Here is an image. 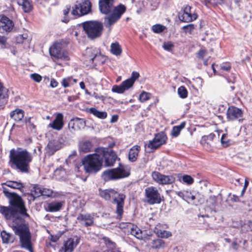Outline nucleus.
Returning <instances> with one entry per match:
<instances>
[{
    "label": "nucleus",
    "instance_id": "0e129e2a",
    "mask_svg": "<svg viewBox=\"0 0 252 252\" xmlns=\"http://www.w3.org/2000/svg\"><path fill=\"white\" fill-rule=\"evenodd\" d=\"M92 96L96 99H99L102 101H104L105 100V97L103 95H99L97 93H94Z\"/></svg>",
    "mask_w": 252,
    "mask_h": 252
},
{
    "label": "nucleus",
    "instance_id": "49530a36",
    "mask_svg": "<svg viewBox=\"0 0 252 252\" xmlns=\"http://www.w3.org/2000/svg\"><path fill=\"white\" fill-rule=\"evenodd\" d=\"M112 91L114 93H117L118 94L123 93L125 90L122 84L120 85H114L112 89Z\"/></svg>",
    "mask_w": 252,
    "mask_h": 252
},
{
    "label": "nucleus",
    "instance_id": "6e6552de",
    "mask_svg": "<svg viewBox=\"0 0 252 252\" xmlns=\"http://www.w3.org/2000/svg\"><path fill=\"white\" fill-rule=\"evenodd\" d=\"M129 175L128 168L126 167L121 166L104 171L101 177L105 181H108L125 178L128 176Z\"/></svg>",
    "mask_w": 252,
    "mask_h": 252
},
{
    "label": "nucleus",
    "instance_id": "423d86ee",
    "mask_svg": "<svg viewBox=\"0 0 252 252\" xmlns=\"http://www.w3.org/2000/svg\"><path fill=\"white\" fill-rule=\"evenodd\" d=\"M2 189L5 196L9 199L10 204L15 207L23 218L29 217L21 197L16 193L9 192L5 187H2Z\"/></svg>",
    "mask_w": 252,
    "mask_h": 252
},
{
    "label": "nucleus",
    "instance_id": "a211bd4d",
    "mask_svg": "<svg viewBox=\"0 0 252 252\" xmlns=\"http://www.w3.org/2000/svg\"><path fill=\"white\" fill-rule=\"evenodd\" d=\"M14 24L12 20L6 16L0 18V32L8 33L13 29Z\"/></svg>",
    "mask_w": 252,
    "mask_h": 252
},
{
    "label": "nucleus",
    "instance_id": "f3484780",
    "mask_svg": "<svg viewBox=\"0 0 252 252\" xmlns=\"http://www.w3.org/2000/svg\"><path fill=\"white\" fill-rule=\"evenodd\" d=\"M50 55L57 59L67 61L69 58L67 53L62 51L61 45L54 44L49 49Z\"/></svg>",
    "mask_w": 252,
    "mask_h": 252
},
{
    "label": "nucleus",
    "instance_id": "4be33fe9",
    "mask_svg": "<svg viewBox=\"0 0 252 252\" xmlns=\"http://www.w3.org/2000/svg\"><path fill=\"white\" fill-rule=\"evenodd\" d=\"M77 219L82 225L86 227L92 225L94 222V217L90 214H80Z\"/></svg>",
    "mask_w": 252,
    "mask_h": 252
},
{
    "label": "nucleus",
    "instance_id": "c03bdc74",
    "mask_svg": "<svg viewBox=\"0 0 252 252\" xmlns=\"http://www.w3.org/2000/svg\"><path fill=\"white\" fill-rule=\"evenodd\" d=\"M8 96L7 91L4 88L0 82V100L5 99Z\"/></svg>",
    "mask_w": 252,
    "mask_h": 252
},
{
    "label": "nucleus",
    "instance_id": "bb28decb",
    "mask_svg": "<svg viewBox=\"0 0 252 252\" xmlns=\"http://www.w3.org/2000/svg\"><path fill=\"white\" fill-rule=\"evenodd\" d=\"M25 112L21 109L17 108L15 110L12 111L9 113V117L10 119L14 121L18 122L22 120L24 117Z\"/></svg>",
    "mask_w": 252,
    "mask_h": 252
},
{
    "label": "nucleus",
    "instance_id": "b1692460",
    "mask_svg": "<svg viewBox=\"0 0 252 252\" xmlns=\"http://www.w3.org/2000/svg\"><path fill=\"white\" fill-rule=\"evenodd\" d=\"M17 34L15 36V40L17 43L21 44L29 42L30 39L29 37V32L25 29L18 30L17 31Z\"/></svg>",
    "mask_w": 252,
    "mask_h": 252
},
{
    "label": "nucleus",
    "instance_id": "4d7b16f0",
    "mask_svg": "<svg viewBox=\"0 0 252 252\" xmlns=\"http://www.w3.org/2000/svg\"><path fill=\"white\" fill-rule=\"evenodd\" d=\"M139 77V73L137 72L133 71L131 74V77L128 78L134 83L135 80Z\"/></svg>",
    "mask_w": 252,
    "mask_h": 252
},
{
    "label": "nucleus",
    "instance_id": "052dcab7",
    "mask_svg": "<svg viewBox=\"0 0 252 252\" xmlns=\"http://www.w3.org/2000/svg\"><path fill=\"white\" fill-rule=\"evenodd\" d=\"M206 50L201 49L197 53V57L199 59H202L206 56Z\"/></svg>",
    "mask_w": 252,
    "mask_h": 252
},
{
    "label": "nucleus",
    "instance_id": "a18cd8bd",
    "mask_svg": "<svg viewBox=\"0 0 252 252\" xmlns=\"http://www.w3.org/2000/svg\"><path fill=\"white\" fill-rule=\"evenodd\" d=\"M174 47V44L170 41L164 42L162 45V48L168 52H171Z\"/></svg>",
    "mask_w": 252,
    "mask_h": 252
},
{
    "label": "nucleus",
    "instance_id": "a878e982",
    "mask_svg": "<svg viewBox=\"0 0 252 252\" xmlns=\"http://www.w3.org/2000/svg\"><path fill=\"white\" fill-rule=\"evenodd\" d=\"M60 148L61 143L58 140L54 139L49 141L46 147V151L50 155H52Z\"/></svg>",
    "mask_w": 252,
    "mask_h": 252
},
{
    "label": "nucleus",
    "instance_id": "864d4df0",
    "mask_svg": "<svg viewBox=\"0 0 252 252\" xmlns=\"http://www.w3.org/2000/svg\"><path fill=\"white\" fill-rule=\"evenodd\" d=\"M31 78L35 82L39 83L41 81L42 77L38 74L32 73L30 75Z\"/></svg>",
    "mask_w": 252,
    "mask_h": 252
},
{
    "label": "nucleus",
    "instance_id": "1a4fd4ad",
    "mask_svg": "<svg viewBox=\"0 0 252 252\" xmlns=\"http://www.w3.org/2000/svg\"><path fill=\"white\" fill-rule=\"evenodd\" d=\"M97 150L102 165L103 160L105 166H112L114 165L117 159V155L114 151L102 147L97 148Z\"/></svg>",
    "mask_w": 252,
    "mask_h": 252
},
{
    "label": "nucleus",
    "instance_id": "8fccbe9b",
    "mask_svg": "<svg viewBox=\"0 0 252 252\" xmlns=\"http://www.w3.org/2000/svg\"><path fill=\"white\" fill-rule=\"evenodd\" d=\"M208 205L212 208H215L217 205V198L215 196H210L207 200Z\"/></svg>",
    "mask_w": 252,
    "mask_h": 252
},
{
    "label": "nucleus",
    "instance_id": "9d476101",
    "mask_svg": "<svg viewBox=\"0 0 252 252\" xmlns=\"http://www.w3.org/2000/svg\"><path fill=\"white\" fill-rule=\"evenodd\" d=\"M91 3L89 0H84L76 3L72 7L71 14L74 18L86 15L91 11Z\"/></svg>",
    "mask_w": 252,
    "mask_h": 252
},
{
    "label": "nucleus",
    "instance_id": "72a5a7b5",
    "mask_svg": "<svg viewBox=\"0 0 252 252\" xmlns=\"http://www.w3.org/2000/svg\"><path fill=\"white\" fill-rule=\"evenodd\" d=\"M3 185L14 189H21L24 187L23 184L20 182L7 181Z\"/></svg>",
    "mask_w": 252,
    "mask_h": 252
},
{
    "label": "nucleus",
    "instance_id": "0eeeda50",
    "mask_svg": "<svg viewBox=\"0 0 252 252\" xmlns=\"http://www.w3.org/2000/svg\"><path fill=\"white\" fill-rule=\"evenodd\" d=\"M84 30L89 38L93 39L101 36L103 26L97 21H86L82 24Z\"/></svg>",
    "mask_w": 252,
    "mask_h": 252
},
{
    "label": "nucleus",
    "instance_id": "39448f33",
    "mask_svg": "<svg viewBox=\"0 0 252 252\" xmlns=\"http://www.w3.org/2000/svg\"><path fill=\"white\" fill-rule=\"evenodd\" d=\"M15 233L20 238L22 248L32 252L31 235L28 227L25 225H17L12 227Z\"/></svg>",
    "mask_w": 252,
    "mask_h": 252
},
{
    "label": "nucleus",
    "instance_id": "3c124183",
    "mask_svg": "<svg viewBox=\"0 0 252 252\" xmlns=\"http://www.w3.org/2000/svg\"><path fill=\"white\" fill-rule=\"evenodd\" d=\"M42 189L43 188L39 187L37 185L35 186L33 188V191L32 192H34V195L36 197H38L41 195L42 194Z\"/></svg>",
    "mask_w": 252,
    "mask_h": 252
},
{
    "label": "nucleus",
    "instance_id": "412c9836",
    "mask_svg": "<svg viewBox=\"0 0 252 252\" xmlns=\"http://www.w3.org/2000/svg\"><path fill=\"white\" fill-rule=\"evenodd\" d=\"M68 126L70 129L76 131L84 128L86 126V122L83 119L76 118L69 121Z\"/></svg>",
    "mask_w": 252,
    "mask_h": 252
},
{
    "label": "nucleus",
    "instance_id": "f03ea898",
    "mask_svg": "<svg viewBox=\"0 0 252 252\" xmlns=\"http://www.w3.org/2000/svg\"><path fill=\"white\" fill-rule=\"evenodd\" d=\"M115 0H99V7L100 12L105 14L110 15L104 18V24L106 28L110 29L111 27L116 23L126 11V7L123 4L114 7Z\"/></svg>",
    "mask_w": 252,
    "mask_h": 252
},
{
    "label": "nucleus",
    "instance_id": "de8ad7c7",
    "mask_svg": "<svg viewBox=\"0 0 252 252\" xmlns=\"http://www.w3.org/2000/svg\"><path fill=\"white\" fill-rule=\"evenodd\" d=\"M121 84L123 86L125 90L126 91L132 87L134 83L132 82V81L127 79V80L123 81Z\"/></svg>",
    "mask_w": 252,
    "mask_h": 252
},
{
    "label": "nucleus",
    "instance_id": "9b49d317",
    "mask_svg": "<svg viewBox=\"0 0 252 252\" xmlns=\"http://www.w3.org/2000/svg\"><path fill=\"white\" fill-rule=\"evenodd\" d=\"M167 140V137L164 132H161L156 134L154 138L150 140L145 146L149 149L148 152H153L161 145L164 144Z\"/></svg>",
    "mask_w": 252,
    "mask_h": 252
},
{
    "label": "nucleus",
    "instance_id": "f8f14e48",
    "mask_svg": "<svg viewBox=\"0 0 252 252\" xmlns=\"http://www.w3.org/2000/svg\"><path fill=\"white\" fill-rule=\"evenodd\" d=\"M0 213L6 220H12L13 222L23 218L18 210L9 207L0 205Z\"/></svg>",
    "mask_w": 252,
    "mask_h": 252
},
{
    "label": "nucleus",
    "instance_id": "5701e85b",
    "mask_svg": "<svg viewBox=\"0 0 252 252\" xmlns=\"http://www.w3.org/2000/svg\"><path fill=\"white\" fill-rule=\"evenodd\" d=\"M63 119V116L62 113H57L55 119L53 122L48 125V126L57 130H61L64 126Z\"/></svg>",
    "mask_w": 252,
    "mask_h": 252
},
{
    "label": "nucleus",
    "instance_id": "c756f323",
    "mask_svg": "<svg viewBox=\"0 0 252 252\" xmlns=\"http://www.w3.org/2000/svg\"><path fill=\"white\" fill-rule=\"evenodd\" d=\"M140 149V147L138 145H135L130 148L128 153V159L129 161L134 162L137 160Z\"/></svg>",
    "mask_w": 252,
    "mask_h": 252
},
{
    "label": "nucleus",
    "instance_id": "7ed1b4c3",
    "mask_svg": "<svg viewBox=\"0 0 252 252\" xmlns=\"http://www.w3.org/2000/svg\"><path fill=\"white\" fill-rule=\"evenodd\" d=\"M101 159L97 153V149L94 154H90L84 158L82 163L76 165L75 171L82 172L83 171L89 174H95L101 169Z\"/></svg>",
    "mask_w": 252,
    "mask_h": 252
},
{
    "label": "nucleus",
    "instance_id": "c9c22d12",
    "mask_svg": "<svg viewBox=\"0 0 252 252\" xmlns=\"http://www.w3.org/2000/svg\"><path fill=\"white\" fill-rule=\"evenodd\" d=\"M186 124L185 122H183L180 125L173 126L171 130V135L174 137L178 136L181 130L185 128Z\"/></svg>",
    "mask_w": 252,
    "mask_h": 252
},
{
    "label": "nucleus",
    "instance_id": "37998d69",
    "mask_svg": "<svg viewBox=\"0 0 252 252\" xmlns=\"http://www.w3.org/2000/svg\"><path fill=\"white\" fill-rule=\"evenodd\" d=\"M178 93L179 96L183 98H186L188 96L187 90L184 86H181L178 88Z\"/></svg>",
    "mask_w": 252,
    "mask_h": 252
},
{
    "label": "nucleus",
    "instance_id": "680f3d73",
    "mask_svg": "<svg viewBox=\"0 0 252 252\" xmlns=\"http://www.w3.org/2000/svg\"><path fill=\"white\" fill-rule=\"evenodd\" d=\"M7 41V38L4 36L0 35V44L4 48Z\"/></svg>",
    "mask_w": 252,
    "mask_h": 252
},
{
    "label": "nucleus",
    "instance_id": "c85d7f7f",
    "mask_svg": "<svg viewBox=\"0 0 252 252\" xmlns=\"http://www.w3.org/2000/svg\"><path fill=\"white\" fill-rule=\"evenodd\" d=\"M17 3L26 13L30 12L32 9V0H17Z\"/></svg>",
    "mask_w": 252,
    "mask_h": 252
},
{
    "label": "nucleus",
    "instance_id": "6ab92c4d",
    "mask_svg": "<svg viewBox=\"0 0 252 252\" xmlns=\"http://www.w3.org/2000/svg\"><path fill=\"white\" fill-rule=\"evenodd\" d=\"M176 194L182 198L189 203L196 205L195 201L196 198V194L189 190H183L181 191H175Z\"/></svg>",
    "mask_w": 252,
    "mask_h": 252
},
{
    "label": "nucleus",
    "instance_id": "cd10ccee",
    "mask_svg": "<svg viewBox=\"0 0 252 252\" xmlns=\"http://www.w3.org/2000/svg\"><path fill=\"white\" fill-rule=\"evenodd\" d=\"M149 246L152 249L158 250L159 249H163L166 247V244L164 240L161 239H156L153 240Z\"/></svg>",
    "mask_w": 252,
    "mask_h": 252
},
{
    "label": "nucleus",
    "instance_id": "473e14b6",
    "mask_svg": "<svg viewBox=\"0 0 252 252\" xmlns=\"http://www.w3.org/2000/svg\"><path fill=\"white\" fill-rule=\"evenodd\" d=\"M0 234L3 243L7 244L12 243L14 240V236L10 233L7 232L5 230L2 231Z\"/></svg>",
    "mask_w": 252,
    "mask_h": 252
},
{
    "label": "nucleus",
    "instance_id": "4468645a",
    "mask_svg": "<svg viewBox=\"0 0 252 252\" xmlns=\"http://www.w3.org/2000/svg\"><path fill=\"white\" fill-rule=\"evenodd\" d=\"M152 177L156 182L160 185L171 184L175 181V178L173 175H165L157 171L153 172Z\"/></svg>",
    "mask_w": 252,
    "mask_h": 252
},
{
    "label": "nucleus",
    "instance_id": "393cba45",
    "mask_svg": "<svg viewBox=\"0 0 252 252\" xmlns=\"http://www.w3.org/2000/svg\"><path fill=\"white\" fill-rule=\"evenodd\" d=\"M63 202L62 201H52L47 204L45 207V210L47 212H55L59 211L63 205Z\"/></svg>",
    "mask_w": 252,
    "mask_h": 252
},
{
    "label": "nucleus",
    "instance_id": "338daca9",
    "mask_svg": "<svg viewBox=\"0 0 252 252\" xmlns=\"http://www.w3.org/2000/svg\"><path fill=\"white\" fill-rule=\"evenodd\" d=\"M58 85V82L55 79H52L50 81V86L52 88H56Z\"/></svg>",
    "mask_w": 252,
    "mask_h": 252
},
{
    "label": "nucleus",
    "instance_id": "ea45409f",
    "mask_svg": "<svg viewBox=\"0 0 252 252\" xmlns=\"http://www.w3.org/2000/svg\"><path fill=\"white\" fill-rule=\"evenodd\" d=\"M65 170L61 167L57 168L54 172L56 178L58 179L63 178L65 177Z\"/></svg>",
    "mask_w": 252,
    "mask_h": 252
},
{
    "label": "nucleus",
    "instance_id": "603ef678",
    "mask_svg": "<svg viewBox=\"0 0 252 252\" xmlns=\"http://www.w3.org/2000/svg\"><path fill=\"white\" fill-rule=\"evenodd\" d=\"M183 29L186 32L191 33L193 30L194 29V25L193 24H189L184 26Z\"/></svg>",
    "mask_w": 252,
    "mask_h": 252
},
{
    "label": "nucleus",
    "instance_id": "13d9d810",
    "mask_svg": "<svg viewBox=\"0 0 252 252\" xmlns=\"http://www.w3.org/2000/svg\"><path fill=\"white\" fill-rule=\"evenodd\" d=\"M70 81V78H63L61 82L62 86L64 88L69 87Z\"/></svg>",
    "mask_w": 252,
    "mask_h": 252
},
{
    "label": "nucleus",
    "instance_id": "dca6fc26",
    "mask_svg": "<svg viewBox=\"0 0 252 252\" xmlns=\"http://www.w3.org/2000/svg\"><path fill=\"white\" fill-rule=\"evenodd\" d=\"M79 242L80 238L76 236L68 238L63 243V246L59 250V252H73Z\"/></svg>",
    "mask_w": 252,
    "mask_h": 252
},
{
    "label": "nucleus",
    "instance_id": "58836bf2",
    "mask_svg": "<svg viewBox=\"0 0 252 252\" xmlns=\"http://www.w3.org/2000/svg\"><path fill=\"white\" fill-rule=\"evenodd\" d=\"M166 29V27L161 24H156L152 27V31L156 33H160Z\"/></svg>",
    "mask_w": 252,
    "mask_h": 252
},
{
    "label": "nucleus",
    "instance_id": "ddd939ff",
    "mask_svg": "<svg viewBox=\"0 0 252 252\" xmlns=\"http://www.w3.org/2000/svg\"><path fill=\"white\" fill-rule=\"evenodd\" d=\"M145 196L150 204L159 203L161 202V196L156 187H150L145 190Z\"/></svg>",
    "mask_w": 252,
    "mask_h": 252
},
{
    "label": "nucleus",
    "instance_id": "79ce46f5",
    "mask_svg": "<svg viewBox=\"0 0 252 252\" xmlns=\"http://www.w3.org/2000/svg\"><path fill=\"white\" fill-rule=\"evenodd\" d=\"M156 234L158 237L162 238H167L172 235L170 232L161 230H157Z\"/></svg>",
    "mask_w": 252,
    "mask_h": 252
},
{
    "label": "nucleus",
    "instance_id": "a19ab883",
    "mask_svg": "<svg viewBox=\"0 0 252 252\" xmlns=\"http://www.w3.org/2000/svg\"><path fill=\"white\" fill-rule=\"evenodd\" d=\"M151 97V94L150 93L143 91L139 95V100L141 102L143 103L150 99Z\"/></svg>",
    "mask_w": 252,
    "mask_h": 252
},
{
    "label": "nucleus",
    "instance_id": "6e6d98bb",
    "mask_svg": "<svg viewBox=\"0 0 252 252\" xmlns=\"http://www.w3.org/2000/svg\"><path fill=\"white\" fill-rule=\"evenodd\" d=\"M193 81L197 87L201 88L202 87L203 79L201 77H196L193 79Z\"/></svg>",
    "mask_w": 252,
    "mask_h": 252
},
{
    "label": "nucleus",
    "instance_id": "7c9ffc66",
    "mask_svg": "<svg viewBox=\"0 0 252 252\" xmlns=\"http://www.w3.org/2000/svg\"><path fill=\"white\" fill-rule=\"evenodd\" d=\"M128 227L130 229L131 235L138 239H143L142 231L137 226L132 224H129Z\"/></svg>",
    "mask_w": 252,
    "mask_h": 252
},
{
    "label": "nucleus",
    "instance_id": "e2e57ef3",
    "mask_svg": "<svg viewBox=\"0 0 252 252\" xmlns=\"http://www.w3.org/2000/svg\"><path fill=\"white\" fill-rule=\"evenodd\" d=\"M231 68V66L228 63H226L220 65V69L224 71H229Z\"/></svg>",
    "mask_w": 252,
    "mask_h": 252
},
{
    "label": "nucleus",
    "instance_id": "f257e3e1",
    "mask_svg": "<svg viewBox=\"0 0 252 252\" xmlns=\"http://www.w3.org/2000/svg\"><path fill=\"white\" fill-rule=\"evenodd\" d=\"M9 163L10 167L22 173H28L30 163L33 159L32 154L22 148H13L9 152Z\"/></svg>",
    "mask_w": 252,
    "mask_h": 252
},
{
    "label": "nucleus",
    "instance_id": "2eb2a0df",
    "mask_svg": "<svg viewBox=\"0 0 252 252\" xmlns=\"http://www.w3.org/2000/svg\"><path fill=\"white\" fill-rule=\"evenodd\" d=\"M191 9V6L189 5H187L184 6L179 13V20L184 22H190L196 20L197 18V15L196 13L192 14Z\"/></svg>",
    "mask_w": 252,
    "mask_h": 252
},
{
    "label": "nucleus",
    "instance_id": "4c0bfd02",
    "mask_svg": "<svg viewBox=\"0 0 252 252\" xmlns=\"http://www.w3.org/2000/svg\"><path fill=\"white\" fill-rule=\"evenodd\" d=\"M178 180L180 182L187 184L188 185H190L193 183V179L189 175H185L183 176H178Z\"/></svg>",
    "mask_w": 252,
    "mask_h": 252
},
{
    "label": "nucleus",
    "instance_id": "69168bd1",
    "mask_svg": "<svg viewBox=\"0 0 252 252\" xmlns=\"http://www.w3.org/2000/svg\"><path fill=\"white\" fill-rule=\"evenodd\" d=\"M231 248L234 250H237L239 248V243L237 240H234L231 244Z\"/></svg>",
    "mask_w": 252,
    "mask_h": 252
},
{
    "label": "nucleus",
    "instance_id": "20e7f679",
    "mask_svg": "<svg viewBox=\"0 0 252 252\" xmlns=\"http://www.w3.org/2000/svg\"><path fill=\"white\" fill-rule=\"evenodd\" d=\"M100 196L106 200H112L113 202L117 205L116 213L119 219L123 214V208L125 195L120 194L113 189H99Z\"/></svg>",
    "mask_w": 252,
    "mask_h": 252
},
{
    "label": "nucleus",
    "instance_id": "f704fd0d",
    "mask_svg": "<svg viewBox=\"0 0 252 252\" xmlns=\"http://www.w3.org/2000/svg\"><path fill=\"white\" fill-rule=\"evenodd\" d=\"M89 113L93 114L99 119H104L107 117V114L105 111H99L95 108H91L89 110Z\"/></svg>",
    "mask_w": 252,
    "mask_h": 252
},
{
    "label": "nucleus",
    "instance_id": "5fc2aeb1",
    "mask_svg": "<svg viewBox=\"0 0 252 252\" xmlns=\"http://www.w3.org/2000/svg\"><path fill=\"white\" fill-rule=\"evenodd\" d=\"M227 135L223 134L221 137V143L223 146H227L229 145V141L226 140Z\"/></svg>",
    "mask_w": 252,
    "mask_h": 252
},
{
    "label": "nucleus",
    "instance_id": "aec40b11",
    "mask_svg": "<svg viewBox=\"0 0 252 252\" xmlns=\"http://www.w3.org/2000/svg\"><path fill=\"white\" fill-rule=\"evenodd\" d=\"M227 117L230 120H238L239 122H241L243 119V112L241 109L235 106H231L227 110Z\"/></svg>",
    "mask_w": 252,
    "mask_h": 252
},
{
    "label": "nucleus",
    "instance_id": "bf43d9fd",
    "mask_svg": "<svg viewBox=\"0 0 252 252\" xmlns=\"http://www.w3.org/2000/svg\"><path fill=\"white\" fill-rule=\"evenodd\" d=\"M41 195L49 196L52 194V191L51 190L43 188Z\"/></svg>",
    "mask_w": 252,
    "mask_h": 252
},
{
    "label": "nucleus",
    "instance_id": "09e8293b",
    "mask_svg": "<svg viewBox=\"0 0 252 252\" xmlns=\"http://www.w3.org/2000/svg\"><path fill=\"white\" fill-rule=\"evenodd\" d=\"M200 143L206 149H209L210 147V141L207 139V137H206V135L202 137Z\"/></svg>",
    "mask_w": 252,
    "mask_h": 252
},
{
    "label": "nucleus",
    "instance_id": "2f4dec72",
    "mask_svg": "<svg viewBox=\"0 0 252 252\" xmlns=\"http://www.w3.org/2000/svg\"><path fill=\"white\" fill-rule=\"evenodd\" d=\"M92 148V143L88 140L83 141L79 144V150L83 153H88Z\"/></svg>",
    "mask_w": 252,
    "mask_h": 252
},
{
    "label": "nucleus",
    "instance_id": "774afa93",
    "mask_svg": "<svg viewBox=\"0 0 252 252\" xmlns=\"http://www.w3.org/2000/svg\"><path fill=\"white\" fill-rule=\"evenodd\" d=\"M215 136V135L213 133H211L208 135H206V137H207V139L210 141V142L213 140Z\"/></svg>",
    "mask_w": 252,
    "mask_h": 252
},
{
    "label": "nucleus",
    "instance_id": "e433bc0d",
    "mask_svg": "<svg viewBox=\"0 0 252 252\" xmlns=\"http://www.w3.org/2000/svg\"><path fill=\"white\" fill-rule=\"evenodd\" d=\"M110 48L111 52L115 56H120L122 52L121 46L117 42L112 43Z\"/></svg>",
    "mask_w": 252,
    "mask_h": 252
}]
</instances>
